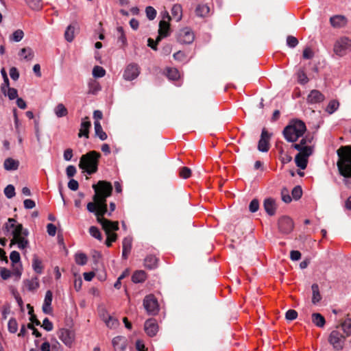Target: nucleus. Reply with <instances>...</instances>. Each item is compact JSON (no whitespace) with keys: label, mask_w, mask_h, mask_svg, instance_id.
I'll list each match as a JSON object with an SVG mask.
<instances>
[{"label":"nucleus","mask_w":351,"mask_h":351,"mask_svg":"<svg viewBox=\"0 0 351 351\" xmlns=\"http://www.w3.org/2000/svg\"><path fill=\"white\" fill-rule=\"evenodd\" d=\"M295 162L296 163V165L301 169H305L307 166L308 158L302 156L298 154L295 156Z\"/></svg>","instance_id":"obj_39"},{"label":"nucleus","mask_w":351,"mask_h":351,"mask_svg":"<svg viewBox=\"0 0 351 351\" xmlns=\"http://www.w3.org/2000/svg\"><path fill=\"white\" fill-rule=\"evenodd\" d=\"M342 328L347 335H351V318H347L342 324Z\"/></svg>","instance_id":"obj_50"},{"label":"nucleus","mask_w":351,"mask_h":351,"mask_svg":"<svg viewBox=\"0 0 351 351\" xmlns=\"http://www.w3.org/2000/svg\"><path fill=\"white\" fill-rule=\"evenodd\" d=\"M99 157L100 154L95 151H91L82 155L79 164L80 168L84 170L89 175L95 173L97 170Z\"/></svg>","instance_id":"obj_5"},{"label":"nucleus","mask_w":351,"mask_h":351,"mask_svg":"<svg viewBox=\"0 0 351 351\" xmlns=\"http://www.w3.org/2000/svg\"><path fill=\"white\" fill-rule=\"evenodd\" d=\"M195 39L193 32L189 27H184L178 32L177 40L181 44H191Z\"/></svg>","instance_id":"obj_8"},{"label":"nucleus","mask_w":351,"mask_h":351,"mask_svg":"<svg viewBox=\"0 0 351 351\" xmlns=\"http://www.w3.org/2000/svg\"><path fill=\"white\" fill-rule=\"evenodd\" d=\"M306 128L304 123L300 120H293L284 129L283 134L289 142H295L305 132Z\"/></svg>","instance_id":"obj_4"},{"label":"nucleus","mask_w":351,"mask_h":351,"mask_svg":"<svg viewBox=\"0 0 351 351\" xmlns=\"http://www.w3.org/2000/svg\"><path fill=\"white\" fill-rule=\"evenodd\" d=\"M53 299V293L51 291H47L45 293L44 302L43 304V311L45 314H51L52 308L51 306Z\"/></svg>","instance_id":"obj_21"},{"label":"nucleus","mask_w":351,"mask_h":351,"mask_svg":"<svg viewBox=\"0 0 351 351\" xmlns=\"http://www.w3.org/2000/svg\"><path fill=\"white\" fill-rule=\"evenodd\" d=\"M93 188L95 191L93 200L97 204L96 212L97 221L99 223L102 228H106L107 226H112V221L104 217L107 213L106 198L110 196L112 186L110 182L106 181H99L97 184H93Z\"/></svg>","instance_id":"obj_1"},{"label":"nucleus","mask_w":351,"mask_h":351,"mask_svg":"<svg viewBox=\"0 0 351 351\" xmlns=\"http://www.w3.org/2000/svg\"><path fill=\"white\" fill-rule=\"evenodd\" d=\"M298 44V39L293 36H288L287 38V45L291 47V48H293L295 47H296Z\"/></svg>","instance_id":"obj_57"},{"label":"nucleus","mask_w":351,"mask_h":351,"mask_svg":"<svg viewBox=\"0 0 351 351\" xmlns=\"http://www.w3.org/2000/svg\"><path fill=\"white\" fill-rule=\"evenodd\" d=\"M87 256L84 253H77L75 255V261L77 265H84L87 263Z\"/></svg>","instance_id":"obj_45"},{"label":"nucleus","mask_w":351,"mask_h":351,"mask_svg":"<svg viewBox=\"0 0 351 351\" xmlns=\"http://www.w3.org/2000/svg\"><path fill=\"white\" fill-rule=\"evenodd\" d=\"M313 295H312V302L314 304H317L321 300L322 296L319 293V286L317 284H313L311 286Z\"/></svg>","instance_id":"obj_37"},{"label":"nucleus","mask_w":351,"mask_h":351,"mask_svg":"<svg viewBox=\"0 0 351 351\" xmlns=\"http://www.w3.org/2000/svg\"><path fill=\"white\" fill-rule=\"evenodd\" d=\"M339 171L345 177V184L351 188V147H341L337 150Z\"/></svg>","instance_id":"obj_3"},{"label":"nucleus","mask_w":351,"mask_h":351,"mask_svg":"<svg viewBox=\"0 0 351 351\" xmlns=\"http://www.w3.org/2000/svg\"><path fill=\"white\" fill-rule=\"evenodd\" d=\"M312 322L315 326L319 328L324 327L326 323L325 318L318 313L312 314Z\"/></svg>","instance_id":"obj_32"},{"label":"nucleus","mask_w":351,"mask_h":351,"mask_svg":"<svg viewBox=\"0 0 351 351\" xmlns=\"http://www.w3.org/2000/svg\"><path fill=\"white\" fill-rule=\"evenodd\" d=\"M8 330L10 332L14 333L17 331L18 329V324L14 319H10L8 322Z\"/></svg>","instance_id":"obj_56"},{"label":"nucleus","mask_w":351,"mask_h":351,"mask_svg":"<svg viewBox=\"0 0 351 351\" xmlns=\"http://www.w3.org/2000/svg\"><path fill=\"white\" fill-rule=\"evenodd\" d=\"M324 99V95L320 91L313 90L307 97V101L309 104H318L323 101Z\"/></svg>","instance_id":"obj_20"},{"label":"nucleus","mask_w":351,"mask_h":351,"mask_svg":"<svg viewBox=\"0 0 351 351\" xmlns=\"http://www.w3.org/2000/svg\"><path fill=\"white\" fill-rule=\"evenodd\" d=\"M24 36V33L21 29H17L13 32L10 36V40L14 42L21 41Z\"/></svg>","instance_id":"obj_48"},{"label":"nucleus","mask_w":351,"mask_h":351,"mask_svg":"<svg viewBox=\"0 0 351 351\" xmlns=\"http://www.w3.org/2000/svg\"><path fill=\"white\" fill-rule=\"evenodd\" d=\"M143 306L149 314L155 315L158 312V301L153 295H148L144 298Z\"/></svg>","instance_id":"obj_10"},{"label":"nucleus","mask_w":351,"mask_h":351,"mask_svg":"<svg viewBox=\"0 0 351 351\" xmlns=\"http://www.w3.org/2000/svg\"><path fill=\"white\" fill-rule=\"evenodd\" d=\"M328 341L334 349L341 350L344 344V337L337 330H333L330 332Z\"/></svg>","instance_id":"obj_11"},{"label":"nucleus","mask_w":351,"mask_h":351,"mask_svg":"<svg viewBox=\"0 0 351 351\" xmlns=\"http://www.w3.org/2000/svg\"><path fill=\"white\" fill-rule=\"evenodd\" d=\"M179 174L180 178L183 179H187L191 176V171L189 168L184 167L180 169Z\"/></svg>","instance_id":"obj_52"},{"label":"nucleus","mask_w":351,"mask_h":351,"mask_svg":"<svg viewBox=\"0 0 351 351\" xmlns=\"http://www.w3.org/2000/svg\"><path fill=\"white\" fill-rule=\"evenodd\" d=\"M351 50V40L346 36L339 38L334 45L333 51L339 56H343Z\"/></svg>","instance_id":"obj_6"},{"label":"nucleus","mask_w":351,"mask_h":351,"mask_svg":"<svg viewBox=\"0 0 351 351\" xmlns=\"http://www.w3.org/2000/svg\"><path fill=\"white\" fill-rule=\"evenodd\" d=\"M292 146L299 151L298 154L306 158L312 154V149L310 146H302L301 144H293Z\"/></svg>","instance_id":"obj_23"},{"label":"nucleus","mask_w":351,"mask_h":351,"mask_svg":"<svg viewBox=\"0 0 351 351\" xmlns=\"http://www.w3.org/2000/svg\"><path fill=\"white\" fill-rule=\"evenodd\" d=\"M278 228L281 232L289 234L293 229V222L289 217H282L278 221Z\"/></svg>","instance_id":"obj_14"},{"label":"nucleus","mask_w":351,"mask_h":351,"mask_svg":"<svg viewBox=\"0 0 351 351\" xmlns=\"http://www.w3.org/2000/svg\"><path fill=\"white\" fill-rule=\"evenodd\" d=\"M27 5L32 10H39L43 7L41 0H25Z\"/></svg>","instance_id":"obj_40"},{"label":"nucleus","mask_w":351,"mask_h":351,"mask_svg":"<svg viewBox=\"0 0 351 351\" xmlns=\"http://www.w3.org/2000/svg\"><path fill=\"white\" fill-rule=\"evenodd\" d=\"M57 117L60 118L67 115L68 110L62 104H58L53 110Z\"/></svg>","instance_id":"obj_38"},{"label":"nucleus","mask_w":351,"mask_h":351,"mask_svg":"<svg viewBox=\"0 0 351 351\" xmlns=\"http://www.w3.org/2000/svg\"><path fill=\"white\" fill-rule=\"evenodd\" d=\"M58 338L63 342V343L71 348L75 341V335L73 330L61 328L58 331Z\"/></svg>","instance_id":"obj_9"},{"label":"nucleus","mask_w":351,"mask_h":351,"mask_svg":"<svg viewBox=\"0 0 351 351\" xmlns=\"http://www.w3.org/2000/svg\"><path fill=\"white\" fill-rule=\"evenodd\" d=\"M298 313L293 309H289L285 314V317L287 320L292 321L297 318Z\"/></svg>","instance_id":"obj_58"},{"label":"nucleus","mask_w":351,"mask_h":351,"mask_svg":"<svg viewBox=\"0 0 351 351\" xmlns=\"http://www.w3.org/2000/svg\"><path fill=\"white\" fill-rule=\"evenodd\" d=\"M32 268L34 271L38 274L43 272V266L42 261L39 259L36 255H34L33 256Z\"/></svg>","instance_id":"obj_34"},{"label":"nucleus","mask_w":351,"mask_h":351,"mask_svg":"<svg viewBox=\"0 0 351 351\" xmlns=\"http://www.w3.org/2000/svg\"><path fill=\"white\" fill-rule=\"evenodd\" d=\"M88 88L89 93L93 95L97 94L101 90V86L95 80H93L88 83Z\"/></svg>","instance_id":"obj_43"},{"label":"nucleus","mask_w":351,"mask_h":351,"mask_svg":"<svg viewBox=\"0 0 351 351\" xmlns=\"http://www.w3.org/2000/svg\"><path fill=\"white\" fill-rule=\"evenodd\" d=\"M105 69L100 66H95L93 69V75L95 77H102L105 75Z\"/></svg>","instance_id":"obj_46"},{"label":"nucleus","mask_w":351,"mask_h":351,"mask_svg":"<svg viewBox=\"0 0 351 351\" xmlns=\"http://www.w3.org/2000/svg\"><path fill=\"white\" fill-rule=\"evenodd\" d=\"M171 14L173 19L178 22L182 17V8L180 4H175L171 8Z\"/></svg>","instance_id":"obj_30"},{"label":"nucleus","mask_w":351,"mask_h":351,"mask_svg":"<svg viewBox=\"0 0 351 351\" xmlns=\"http://www.w3.org/2000/svg\"><path fill=\"white\" fill-rule=\"evenodd\" d=\"M91 126V123L88 120V117H86L84 119H82L81 124H80V132L78 133V136L80 138L84 136L86 138H88L89 136V129Z\"/></svg>","instance_id":"obj_19"},{"label":"nucleus","mask_w":351,"mask_h":351,"mask_svg":"<svg viewBox=\"0 0 351 351\" xmlns=\"http://www.w3.org/2000/svg\"><path fill=\"white\" fill-rule=\"evenodd\" d=\"M339 104L337 101L336 100H331L326 108V111L328 113V114H332L333 112H335L339 108Z\"/></svg>","instance_id":"obj_44"},{"label":"nucleus","mask_w":351,"mask_h":351,"mask_svg":"<svg viewBox=\"0 0 351 351\" xmlns=\"http://www.w3.org/2000/svg\"><path fill=\"white\" fill-rule=\"evenodd\" d=\"M41 326L47 331H51L53 328L52 322L47 317L44 319Z\"/></svg>","instance_id":"obj_60"},{"label":"nucleus","mask_w":351,"mask_h":351,"mask_svg":"<svg viewBox=\"0 0 351 351\" xmlns=\"http://www.w3.org/2000/svg\"><path fill=\"white\" fill-rule=\"evenodd\" d=\"M270 139V134L265 129L262 130L261 138L258 144V149L262 152H267L269 150V141Z\"/></svg>","instance_id":"obj_15"},{"label":"nucleus","mask_w":351,"mask_h":351,"mask_svg":"<svg viewBox=\"0 0 351 351\" xmlns=\"http://www.w3.org/2000/svg\"><path fill=\"white\" fill-rule=\"evenodd\" d=\"M94 128L95 135L101 141L107 139L108 136L106 133L103 130L100 121L94 122Z\"/></svg>","instance_id":"obj_29"},{"label":"nucleus","mask_w":351,"mask_h":351,"mask_svg":"<svg viewBox=\"0 0 351 351\" xmlns=\"http://www.w3.org/2000/svg\"><path fill=\"white\" fill-rule=\"evenodd\" d=\"M19 166V162L12 158H8L5 160L3 167L7 171L16 170Z\"/></svg>","instance_id":"obj_27"},{"label":"nucleus","mask_w":351,"mask_h":351,"mask_svg":"<svg viewBox=\"0 0 351 351\" xmlns=\"http://www.w3.org/2000/svg\"><path fill=\"white\" fill-rule=\"evenodd\" d=\"M259 208V203L258 201L256 199H254L251 201L249 209L252 213H255L258 210Z\"/></svg>","instance_id":"obj_61"},{"label":"nucleus","mask_w":351,"mask_h":351,"mask_svg":"<svg viewBox=\"0 0 351 351\" xmlns=\"http://www.w3.org/2000/svg\"><path fill=\"white\" fill-rule=\"evenodd\" d=\"M104 322L106 323L107 327L110 328H115L119 324V320L112 317L111 315L108 316V319L104 317Z\"/></svg>","instance_id":"obj_41"},{"label":"nucleus","mask_w":351,"mask_h":351,"mask_svg":"<svg viewBox=\"0 0 351 351\" xmlns=\"http://www.w3.org/2000/svg\"><path fill=\"white\" fill-rule=\"evenodd\" d=\"M145 330L147 335L149 337H154L156 335L158 332V324L156 320L149 319H147L144 325Z\"/></svg>","instance_id":"obj_18"},{"label":"nucleus","mask_w":351,"mask_h":351,"mask_svg":"<svg viewBox=\"0 0 351 351\" xmlns=\"http://www.w3.org/2000/svg\"><path fill=\"white\" fill-rule=\"evenodd\" d=\"M167 76L169 80H176L180 77V73L176 68L167 69Z\"/></svg>","instance_id":"obj_42"},{"label":"nucleus","mask_w":351,"mask_h":351,"mask_svg":"<svg viewBox=\"0 0 351 351\" xmlns=\"http://www.w3.org/2000/svg\"><path fill=\"white\" fill-rule=\"evenodd\" d=\"M12 274L13 275V271L11 272L9 269L6 268L1 269L0 275L3 280L8 279L12 276Z\"/></svg>","instance_id":"obj_62"},{"label":"nucleus","mask_w":351,"mask_h":351,"mask_svg":"<svg viewBox=\"0 0 351 351\" xmlns=\"http://www.w3.org/2000/svg\"><path fill=\"white\" fill-rule=\"evenodd\" d=\"M77 24L75 25L71 24L69 25L64 32V38L66 41L71 43L73 40L75 38V29Z\"/></svg>","instance_id":"obj_31"},{"label":"nucleus","mask_w":351,"mask_h":351,"mask_svg":"<svg viewBox=\"0 0 351 351\" xmlns=\"http://www.w3.org/2000/svg\"><path fill=\"white\" fill-rule=\"evenodd\" d=\"M89 233L93 237L98 239L99 241L102 240V236L98 228L95 226H90L89 228Z\"/></svg>","instance_id":"obj_49"},{"label":"nucleus","mask_w":351,"mask_h":351,"mask_svg":"<svg viewBox=\"0 0 351 351\" xmlns=\"http://www.w3.org/2000/svg\"><path fill=\"white\" fill-rule=\"evenodd\" d=\"M293 198L295 200L299 199L302 195V190L300 186H295L291 191Z\"/></svg>","instance_id":"obj_53"},{"label":"nucleus","mask_w":351,"mask_h":351,"mask_svg":"<svg viewBox=\"0 0 351 351\" xmlns=\"http://www.w3.org/2000/svg\"><path fill=\"white\" fill-rule=\"evenodd\" d=\"M330 22L331 25L335 28H341L347 24V19L342 15H336L330 18Z\"/></svg>","instance_id":"obj_22"},{"label":"nucleus","mask_w":351,"mask_h":351,"mask_svg":"<svg viewBox=\"0 0 351 351\" xmlns=\"http://www.w3.org/2000/svg\"><path fill=\"white\" fill-rule=\"evenodd\" d=\"M5 228L12 237L11 245H16L21 250H26L29 247V243L27 239L29 231L23 228L22 224L17 223L14 219L9 218Z\"/></svg>","instance_id":"obj_2"},{"label":"nucleus","mask_w":351,"mask_h":351,"mask_svg":"<svg viewBox=\"0 0 351 351\" xmlns=\"http://www.w3.org/2000/svg\"><path fill=\"white\" fill-rule=\"evenodd\" d=\"M146 16L149 20H153L155 19L156 16V10L152 7L148 6L145 9Z\"/></svg>","instance_id":"obj_55"},{"label":"nucleus","mask_w":351,"mask_h":351,"mask_svg":"<svg viewBox=\"0 0 351 351\" xmlns=\"http://www.w3.org/2000/svg\"><path fill=\"white\" fill-rule=\"evenodd\" d=\"M140 73L138 64L132 63L128 64L123 73V78L128 81H132L136 78Z\"/></svg>","instance_id":"obj_12"},{"label":"nucleus","mask_w":351,"mask_h":351,"mask_svg":"<svg viewBox=\"0 0 351 351\" xmlns=\"http://www.w3.org/2000/svg\"><path fill=\"white\" fill-rule=\"evenodd\" d=\"M298 81L302 84H305L308 82V79L304 71H300L298 74Z\"/></svg>","instance_id":"obj_64"},{"label":"nucleus","mask_w":351,"mask_h":351,"mask_svg":"<svg viewBox=\"0 0 351 351\" xmlns=\"http://www.w3.org/2000/svg\"><path fill=\"white\" fill-rule=\"evenodd\" d=\"M314 56L313 50L310 47H306L304 49L302 56L304 59H311Z\"/></svg>","instance_id":"obj_63"},{"label":"nucleus","mask_w":351,"mask_h":351,"mask_svg":"<svg viewBox=\"0 0 351 351\" xmlns=\"http://www.w3.org/2000/svg\"><path fill=\"white\" fill-rule=\"evenodd\" d=\"M281 196L282 199L285 203H289L291 202L292 199L289 195V191L287 189L283 188L281 191Z\"/></svg>","instance_id":"obj_54"},{"label":"nucleus","mask_w":351,"mask_h":351,"mask_svg":"<svg viewBox=\"0 0 351 351\" xmlns=\"http://www.w3.org/2000/svg\"><path fill=\"white\" fill-rule=\"evenodd\" d=\"M157 264H158V259L154 256L149 255V256H147L145 258V262H144L145 267L149 269L156 268L157 267Z\"/></svg>","instance_id":"obj_33"},{"label":"nucleus","mask_w":351,"mask_h":351,"mask_svg":"<svg viewBox=\"0 0 351 351\" xmlns=\"http://www.w3.org/2000/svg\"><path fill=\"white\" fill-rule=\"evenodd\" d=\"M112 343L116 351H125L127 348L128 341L125 337L117 336L113 338Z\"/></svg>","instance_id":"obj_17"},{"label":"nucleus","mask_w":351,"mask_h":351,"mask_svg":"<svg viewBox=\"0 0 351 351\" xmlns=\"http://www.w3.org/2000/svg\"><path fill=\"white\" fill-rule=\"evenodd\" d=\"M146 278V273L143 270H138L133 274L132 279L134 283H140L144 282Z\"/></svg>","instance_id":"obj_36"},{"label":"nucleus","mask_w":351,"mask_h":351,"mask_svg":"<svg viewBox=\"0 0 351 351\" xmlns=\"http://www.w3.org/2000/svg\"><path fill=\"white\" fill-rule=\"evenodd\" d=\"M112 226H107L106 228H102L105 231L107 235V239L110 241L114 242L117 239V234L114 232H112V231H117L119 230V223L118 221H114L112 223Z\"/></svg>","instance_id":"obj_16"},{"label":"nucleus","mask_w":351,"mask_h":351,"mask_svg":"<svg viewBox=\"0 0 351 351\" xmlns=\"http://www.w3.org/2000/svg\"><path fill=\"white\" fill-rule=\"evenodd\" d=\"M117 31L118 34V42L121 43L122 45L124 46L126 44L127 39L124 34L123 27H118L117 28Z\"/></svg>","instance_id":"obj_47"},{"label":"nucleus","mask_w":351,"mask_h":351,"mask_svg":"<svg viewBox=\"0 0 351 351\" xmlns=\"http://www.w3.org/2000/svg\"><path fill=\"white\" fill-rule=\"evenodd\" d=\"M24 284L26 288L30 291L37 290L40 286L38 277H34L32 278V279L26 280L24 281Z\"/></svg>","instance_id":"obj_28"},{"label":"nucleus","mask_w":351,"mask_h":351,"mask_svg":"<svg viewBox=\"0 0 351 351\" xmlns=\"http://www.w3.org/2000/svg\"><path fill=\"white\" fill-rule=\"evenodd\" d=\"M5 195L10 199L15 195V189L13 185L9 184L4 189Z\"/></svg>","instance_id":"obj_51"},{"label":"nucleus","mask_w":351,"mask_h":351,"mask_svg":"<svg viewBox=\"0 0 351 351\" xmlns=\"http://www.w3.org/2000/svg\"><path fill=\"white\" fill-rule=\"evenodd\" d=\"M195 14L198 17H206L210 12V8L206 4H199L195 8Z\"/></svg>","instance_id":"obj_26"},{"label":"nucleus","mask_w":351,"mask_h":351,"mask_svg":"<svg viewBox=\"0 0 351 351\" xmlns=\"http://www.w3.org/2000/svg\"><path fill=\"white\" fill-rule=\"evenodd\" d=\"M1 90L3 94L8 96L10 100L16 99L18 97V91L14 88L7 87L5 89V88L3 86H1Z\"/></svg>","instance_id":"obj_35"},{"label":"nucleus","mask_w":351,"mask_h":351,"mask_svg":"<svg viewBox=\"0 0 351 351\" xmlns=\"http://www.w3.org/2000/svg\"><path fill=\"white\" fill-rule=\"evenodd\" d=\"M264 208L269 215H274L276 213V203L273 199L267 198L264 201Z\"/></svg>","instance_id":"obj_24"},{"label":"nucleus","mask_w":351,"mask_h":351,"mask_svg":"<svg viewBox=\"0 0 351 351\" xmlns=\"http://www.w3.org/2000/svg\"><path fill=\"white\" fill-rule=\"evenodd\" d=\"M19 56L21 57V58L28 62L31 61L34 58V53L32 48L24 47L21 49L19 53Z\"/></svg>","instance_id":"obj_25"},{"label":"nucleus","mask_w":351,"mask_h":351,"mask_svg":"<svg viewBox=\"0 0 351 351\" xmlns=\"http://www.w3.org/2000/svg\"><path fill=\"white\" fill-rule=\"evenodd\" d=\"M10 258L12 262L13 275L19 280L22 274L23 267L21 263L20 254L16 251H12L10 254Z\"/></svg>","instance_id":"obj_7"},{"label":"nucleus","mask_w":351,"mask_h":351,"mask_svg":"<svg viewBox=\"0 0 351 351\" xmlns=\"http://www.w3.org/2000/svg\"><path fill=\"white\" fill-rule=\"evenodd\" d=\"M171 17L167 12H165L163 16V19L159 23L158 33L160 38L166 37L169 35V21Z\"/></svg>","instance_id":"obj_13"},{"label":"nucleus","mask_w":351,"mask_h":351,"mask_svg":"<svg viewBox=\"0 0 351 351\" xmlns=\"http://www.w3.org/2000/svg\"><path fill=\"white\" fill-rule=\"evenodd\" d=\"M132 238L131 237H125L123 240V249L130 251L132 249Z\"/></svg>","instance_id":"obj_59"}]
</instances>
